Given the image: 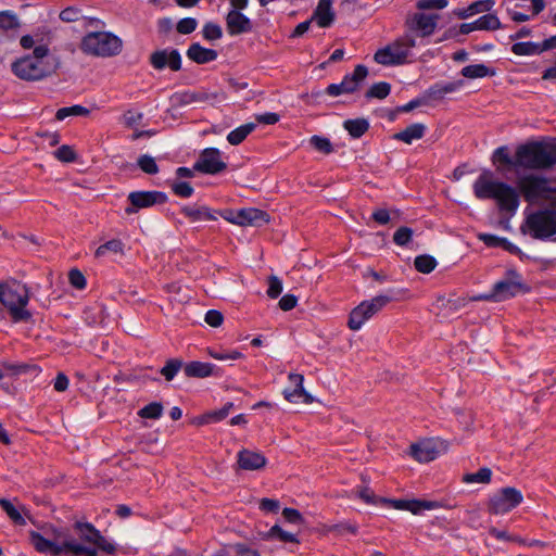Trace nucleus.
Returning <instances> with one entry per match:
<instances>
[{
  "label": "nucleus",
  "instance_id": "nucleus-4",
  "mask_svg": "<svg viewBox=\"0 0 556 556\" xmlns=\"http://www.w3.org/2000/svg\"><path fill=\"white\" fill-rule=\"evenodd\" d=\"M29 291L25 285L15 280L0 281V304L8 309L13 323L29 321L31 313L26 308Z\"/></svg>",
  "mask_w": 556,
  "mask_h": 556
},
{
  "label": "nucleus",
  "instance_id": "nucleus-48",
  "mask_svg": "<svg viewBox=\"0 0 556 556\" xmlns=\"http://www.w3.org/2000/svg\"><path fill=\"white\" fill-rule=\"evenodd\" d=\"M493 163H500L516 168L515 157H510L509 150L506 146H502L494 151Z\"/></svg>",
  "mask_w": 556,
  "mask_h": 556
},
{
  "label": "nucleus",
  "instance_id": "nucleus-23",
  "mask_svg": "<svg viewBox=\"0 0 556 556\" xmlns=\"http://www.w3.org/2000/svg\"><path fill=\"white\" fill-rule=\"evenodd\" d=\"M312 21H316L319 27H329L334 21V12L332 11L331 0H319L314 13Z\"/></svg>",
  "mask_w": 556,
  "mask_h": 556
},
{
  "label": "nucleus",
  "instance_id": "nucleus-51",
  "mask_svg": "<svg viewBox=\"0 0 556 556\" xmlns=\"http://www.w3.org/2000/svg\"><path fill=\"white\" fill-rule=\"evenodd\" d=\"M413 229L406 226L400 227L393 235V241L396 245L404 247L413 238Z\"/></svg>",
  "mask_w": 556,
  "mask_h": 556
},
{
  "label": "nucleus",
  "instance_id": "nucleus-2",
  "mask_svg": "<svg viewBox=\"0 0 556 556\" xmlns=\"http://www.w3.org/2000/svg\"><path fill=\"white\" fill-rule=\"evenodd\" d=\"M29 541L36 552L51 556H98V547L86 545L68 539L65 533L55 527L45 528L43 534L37 531L29 532Z\"/></svg>",
  "mask_w": 556,
  "mask_h": 556
},
{
  "label": "nucleus",
  "instance_id": "nucleus-15",
  "mask_svg": "<svg viewBox=\"0 0 556 556\" xmlns=\"http://www.w3.org/2000/svg\"><path fill=\"white\" fill-rule=\"evenodd\" d=\"M227 164L222 160L220 151L215 148L204 149L198 161L194 163L193 169L200 173L215 175L225 170Z\"/></svg>",
  "mask_w": 556,
  "mask_h": 556
},
{
  "label": "nucleus",
  "instance_id": "nucleus-9",
  "mask_svg": "<svg viewBox=\"0 0 556 556\" xmlns=\"http://www.w3.org/2000/svg\"><path fill=\"white\" fill-rule=\"evenodd\" d=\"M81 49L88 54L112 56L119 53L122 49V41L118 37L110 33H90L84 37Z\"/></svg>",
  "mask_w": 556,
  "mask_h": 556
},
{
  "label": "nucleus",
  "instance_id": "nucleus-27",
  "mask_svg": "<svg viewBox=\"0 0 556 556\" xmlns=\"http://www.w3.org/2000/svg\"><path fill=\"white\" fill-rule=\"evenodd\" d=\"M214 369L215 365L197 361L187 363L184 366L185 375L189 378H206L216 375Z\"/></svg>",
  "mask_w": 556,
  "mask_h": 556
},
{
  "label": "nucleus",
  "instance_id": "nucleus-7",
  "mask_svg": "<svg viewBox=\"0 0 556 556\" xmlns=\"http://www.w3.org/2000/svg\"><path fill=\"white\" fill-rule=\"evenodd\" d=\"M529 289L525 285L521 275L515 269H508L505 277L494 283L492 290L480 295L478 299L484 301L502 302L516 296L519 293L527 292Z\"/></svg>",
  "mask_w": 556,
  "mask_h": 556
},
{
  "label": "nucleus",
  "instance_id": "nucleus-49",
  "mask_svg": "<svg viewBox=\"0 0 556 556\" xmlns=\"http://www.w3.org/2000/svg\"><path fill=\"white\" fill-rule=\"evenodd\" d=\"M137 164L140 167V169L142 172H144L146 174L154 175V174L159 173V166H157L155 160L150 155H147V154L141 155L138 159Z\"/></svg>",
  "mask_w": 556,
  "mask_h": 556
},
{
  "label": "nucleus",
  "instance_id": "nucleus-6",
  "mask_svg": "<svg viewBox=\"0 0 556 556\" xmlns=\"http://www.w3.org/2000/svg\"><path fill=\"white\" fill-rule=\"evenodd\" d=\"M416 46V40L412 34H404L390 45L379 49L374 59L382 65H401L406 63L410 54V49Z\"/></svg>",
  "mask_w": 556,
  "mask_h": 556
},
{
  "label": "nucleus",
  "instance_id": "nucleus-8",
  "mask_svg": "<svg viewBox=\"0 0 556 556\" xmlns=\"http://www.w3.org/2000/svg\"><path fill=\"white\" fill-rule=\"evenodd\" d=\"M523 231L538 240H545L556 235V210L542 208L527 216Z\"/></svg>",
  "mask_w": 556,
  "mask_h": 556
},
{
  "label": "nucleus",
  "instance_id": "nucleus-11",
  "mask_svg": "<svg viewBox=\"0 0 556 556\" xmlns=\"http://www.w3.org/2000/svg\"><path fill=\"white\" fill-rule=\"evenodd\" d=\"M523 496L519 490L506 486L497 491L488 503V511L493 515H504L521 504Z\"/></svg>",
  "mask_w": 556,
  "mask_h": 556
},
{
  "label": "nucleus",
  "instance_id": "nucleus-47",
  "mask_svg": "<svg viewBox=\"0 0 556 556\" xmlns=\"http://www.w3.org/2000/svg\"><path fill=\"white\" fill-rule=\"evenodd\" d=\"M391 86L388 83L381 81L374 84L366 92V98L384 99L389 96Z\"/></svg>",
  "mask_w": 556,
  "mask_h": 556
},
{
  "label": "nucleus",
  "instance_id": "nucleus-36",
  "mask_svg": "<svg viewBox=\"0 0 556 556\" xmlns=\"http://www.w3.org/2000/svg\"><path fill=\"white\" fill-rule=\"evenodd\" d=\"M256 127L254 123H247L230 131L227 140L232 146L240 144Z\"/></svg>",
  "mask_w": 556,
  "mask_h": 556
},
{
  "label": "nucleus",
  "instance_id": "nucleus-35",
  "mask_svg": "<svg viewBox=\"0 0 556 556\" xmlns=\"http://www.w3.org/2000/svg\"><path fill=\"white\" fill-rule=\"evenodd\" d=\"M124 247L122 240L119 239H112L110 241H106L105 243L101 244L97 248L94 252V257L101 258L104 257L108 253H114V254H124Z\"/></svg>",
  "mask_w": 556,
  "mask_h": 556
},
{
  "label": "nucleus",
  "instance_id": "nucleus-61",
  "mask_svg": "<svg viewBox=\"0 0 556 556\" xmlns=\"http://www.w3.org/2000/svg\"><path fill=\"white\" fill-rule=\"evenodd\" d=\"M68 279L71 285L78 290H81L86 287V278L79 269L70 270Z\"/></svg>",
  "mask_w": 556,
  "mask_h": 556
},
{
  "label": "nucleus",
  "instance_id": "nucleus-10",
  "mask_svg": "<svg viewBox=\"0 0 556 556\" xmlns=\"http://www.w3.org/2000/svg\"><path fill=\"white\" fill-rule=\"evenodd\" d=\"M390 301L391 298L388 295H377L370 301L362 302L352 309L348 321L349 328L359 330L369 318L380 312Z\"/></svg>",
  "mask_w": 556,
  "mask_h": 556
},
{
  "label": "nucleus",
  "instance_id": "nucleus-44",
  "mask_svg": "<svg viewBox=\"0 0 556 556\" xmlns=\"http://www.w3.org/2000/svg\"><path fill=\"white\" fill-rule=\"evenodd\" d=\"M414 265L419 273L429 274L435 268L437 261L433 256L425 254L417 256L414 261Z\"/></svg>",
  "mask_w": 556,
  "mask_h": 556
},
{
  "label": "nucleus",
  "instance_id": "nucleus-32",
  "mask_svg": "<svg viewBox=\"0 0 556 556\" xmlns=\"http://www.w3.org/2000/svg\"><path fill=\"white\" fill-rule=\"evenodd\" d=\"M460 74L469 79L483 78L486 76H494L495 71L491 70L484 64H471L463 67Z\"/></svg>",
  "mask_w": 556,
  "mask_h": 556
},
{
  "label": "nucleus",
  "instance_id": "nucleus-22",
  "mask_svg": "<svg viewBox=\"0 0 556 556\" xmlns=\"http://www.w3.org/2000/svg\"><path fill=\"white\" fill-rule=\"evenodd\" d=\"M289 381L294 386V390H285V399L289 402H296L298 397H302L303 402L311 404L314 402L313 396L305 391L303 388L304 378L300 374H290L288 377Z\"/></svg>",
  "mask_w": 556,
  "mask_h": 556
},
{
  "label": "nucleus",
  "instance_id": "nucleus-28",
  "mask_svg": "<svg viewBox=\"0 0 556 556\" xmlns=\"http://www.w3.org/2000/svg\"><path fill=\"white\" fill-rule=\"evenodd\" d=\"M410 450L412 456L419 463H429L433 460L438 455V451L434 444L431 442L413 444Z\"/></svg>",
  "mask_w": 556,
  "mask_h": 556
},
{
  "label": "nucleus",
  "instance_id": "nucleus-3",
  "mask_svg": "<svg viewBox=\"0 0 556 556\" xmlns=\"http://www.w3.org/2000/svg\"><path fill=\"white\" fill-rule=\"evenodd\" d=\"M60 67V59L50 54L47 45L36 46L33 53L17 59L11 64V70L20 79L36 81L45 79Z\"/></svg>",
  "mask_w": 556,
  "mask_h": 556
},
{
  "label": "nucleus",
  "instance_id": "nucleus-29",
  "mask_svg": "<svg viewBox=\"0 0 556 556\" xmlns=\"http://www.w3.org/2000/svg\"><path fill=\"white\" fill-rule=\"evenodd\" d=\"M426 126L420 123L412 124L404 130L393 135V138L399 141H403L410 144L414 140L421 139L425 135Z\"/></svg>",
  "mask_w": 556,
  "mask_h": 556
},
{
  "label": "nucleus",
  "instance_id": "nucleus-5",
  "mask_svg": "<svg viewBox=\"0 0 556 556\" xmlns=\"http://www.w3.org/2000/svg\"><path fill=\"white\" fill-rule=\"evenodd\" d=\"M516 168L530 170L549 169L555 166L552 144L530 141L517 147L515 151Z\"/></svg>",
  "mask_w": 556,
  "mask_h": 556
},
{
  "label": "nucleus",
  "instance_id": "nucleus-57",
  "mask_svg": "<svg viewBox=\"0 0 556 556\" xmlns=\"http://www.w3.org/2000/svg\"><path fill=\"white\" fill-rule=\"evenodd\" d=\"M197 20L192 17H185L177 23L176 29L179 34L188 35L195 30Z\"/></svg>",
  "mask_w": 556,
  "mask_h": 556
},
{
  "label": "nucleus",
  "instance_id": "nucleus-30",
  "mask_svg": "<svg viewBox=\"0 0 556 556\" xmlns=\"http://www.w3.org/2000/svg\"><path fill=\"white\" fill-rule=\"evenodd\" d=\"M495 1L494 0H479L473 3H471L469 7L465 9H460L455 11V14L459 18H467L471 15L482 13V12H490L492 8L494 7Z\"/></svg>",
  "mask_w": 556,
  "mask_h": 556
},
{
  "label": "nucleus",
  "instance_id": "nucleus-1",
  "mask_svg": "<svg viewBox=\"0 0 556 556\" xmlns=\"http://www.w3.org/2000/svg\"><path fill=\"white\" fill-rule=\"evenodd\" d=\"M548 178L527 174L518 177L517 189L506 182L494 180L490 170L483 172L473 182V193L479 200H495L498 208L515 212L519 206V193L529 203L545 202Z\"/></svg>",
  "mask_w": 556,
  "mask_h": 556
},
{
  "label": "nucleus",
  "instance_id": "nucleus-59",
  "mask_svg": "<svg viewBox=\"0 0 556 556\" xmlns=\"http://www.w3.org/2000/svg\"><path fill=\"white\" fill-rule=\"evenodd\" d=\"M223 36L219 25L214 23H206L203 27V37L207 40H217Z\"/></svg>",
  "mask_w": 556,
  "mask_h": 556
},
{
  "label": "nucleus",
  "instance_id": "nucleus-33",
  "mask_svg": "<svg viewBox=\"0 0 556 556\" xmlns=\"http://www.w3.org/2000/svg\"><path fill=\"white\" fill-rule=\"evenodd\" d=\"M511 52L516 55H539L543 53L542 42H516L511 46Z\"/></svg>",
  "mask_w": 556,
  "mask_h": 556
},
{
  "label": "nucleus",
  "instance_id": "nucleus-14",
  "mask_svg": "<svg viewBox=\"0 0 556 556\" xmlns=\"http://www.w3.org/2000/svg\"><path fill=\"white\" fill-rule=\"evenodd\" d=\"M166 200V194L161 191H134L128 194L130 205L125 208V213L131 215L137 213L140 208L150 207L154 204H163Z\"/></svg>",
  "mask_w": 556,
  "mask_h": 556
},
{
  "label": "nucleus",
  "instance_id": "nucleus-54",
  "mask_svg": "<svg viewBox=\"0 0 556 556\" xmlns=\"http://www.w3.org/2000/svg\"><path fill=\"white\" fill-rule=\"evenodd\" d=\"M447 0H418L416 8L420 11L441 10L447 5Z\"/></svg>",
  "mask_w": 556,
  "mask_h": 556
},
{
  "label": "nucleus",
  "instance_id": "nucleus-38",
  "mask_svg": "<svg viewBox=\"0 0 556 556\" xmlns=\"http://www.w3.org/2000/svg\"><path fill=\"white\" fill-rule=\"evenodd\" d=\"M184 366L185 365L181 359L170 358L166 361L165 365L161 368L160 372L162 376H164L165 380L172 381Z\"/></svg>",
  "mask_w": 556,
  "mask_h": 556
},
{
  "label": "nucleus",
  "instance_id": "nucleus-34",
  "mask_svg": "<svg viewBox=\"0 0 556 556\" xmlns=\"http://www.w3.org/2000/svg\"><path fill=\"white\" fill-rule=\"evenodd\" d=\"M343 127L351 137L361 138L368 130L369 123L366 118L346 119Z\"/></svg>",
  "mask_w": 556,
  "mask_h": 556
},
{
  "label": "nucleus",
  "instance_id": "nucleus-26",
  "mask_svg": "<svg viewBox=\"0 0 556 556\" xmlns=\"http://www.w3.org/2000/svg\"><path fill=\"white\" fill-rule=\"evenodd\" d=\"M187 56L198 64H206L216 60L217 52L204 48L200 43H192L187 50Z\"/></svg>",
  "mask_w": 556,
  "mask_h": 556
},
{
  "label": "nucleus",
  "instance_id": "nucleus-58",
  "mask_svg": "<svg viewBox=\"0 0 556 556\" xmlns=\"http://www.w3.org/2000/svg\"><path fill=\"white\" fill-rule=\"evenodd\" d=\"M54 155L58 160L62 162H74L76 160V153L70 146H61L55 152Z\"/></svg>",
  "mask_w": 556,
  "mask_h": 556
},
{
  "label": "nucleus",
  "instance_id": "nucleus-46",
  "mask_svg": "<svg viewBox=\"0 0 556 556\" xmlns=\"http://www.w3.org/2000/svg\"><path fill=\"white\" fill-rule=\"evenodd\" d=\"M463 85V81H453L444 85L437 84L430 88V94L435 98H441L446 93L454 92Z\"/></svg>",
  "mask_w": 556,
  "mask_h": 556
},
{
  "label": "nucleus",
  "instance_id": "nucleus-13",
  "mask_svg": "<svg viewBox=\"0 0 556 556\" xmlns=\"http://www.w3.org/2000/svg\"><path fill=\"white\" fill-rule=\"evenodd\" d=\"M368 70L365 65H356L351 75L344 76L340 84H331L326 92L331 97H338L342 93H352L358 89L359 84L367 77Z\"/></svg>",
  "mask_w": 556,
  "mask_h": 556
},
{
  "label": "nucleus",
  "instance_id": "nucleus-24",
  "mask_svg": "<svg viewBox=\"0 0 556 556\" xmlns=\"http://www.w3.org/2000/svg\"><path fill=\"white\" fill-rule=\"evenodd\" d=\"M393 508L400 510H408L413 514H419L421 510H430L438 507L435 502L418 501V500H394L389 501Z\"/></svg>",
  "mask_w": 556,
  "mask_h": 556
},
{
  "label": "nucleus",
  "instance_id": "nucleus-52",
  "mask_svg": "<svg viewBox=\"0 0 556 556\" xmlns=\"http://www.w3.org/2000/svg\"><path fill=\"white\" fill-rule=\"evenodd\" d=\"M327 531L330 533H336L338 535H344L346 533L354 535L357 533V526L352 522H340L328 527Z\"/></svg>",
  "mask_w": 556,
  "mask_h": 556
},
{
  "label": "nucleus",
  "instance_id": "nucleus-21",
  "mask_svg": "<svg viewBox=\"0 0 556 556\" xmlns=\"http://www.w3.org/2000/svg\"><path fill=\"white\" fill-rule=\"evenodd\" d=\"M237 463L242 470H258L265 467L267 460L263 454L243 448L238 453Z\"/></svg>",
  "mask_w": 556,
  "mask_h": 556
},
{
  "label": "nucleus",
  "instance_id": "nucleus-62",
  "mask_svg": "<svg viewBox=\"0 0 556 556\" xmlns=\"http://www.w3.org/2000/svg\"><path fill=\"white\" fill-rule=\"evenodd\" d=\"M204 320L211 327L217 328V327L222 326V324L224 321V316L217 309H210L206 312Z\"/></svg>",
  "mask_w": 556,
  "mask_h": 556
},
{
  "label": "nucleus",
  "instance_id": "nucleus-55",
  "mask_svg": "<svg viewBox=\"0 0 556 556\" xmlns=\"http://www.w3.org/2000/svg\"><path fill=\"white\" fill-rule=\"evenodd\" d=\"M233 404L231 402L226 403L220 409L207 412V417L210 418V422H217L225 419Z\"/></svg>",
  "mask_w": 556,
  "mask_h": 556
},
{
  "label": "nucleus",
  "instance_id": "nucleus-25",
  "mask_svg": "<svg viewBox=\"0 0 556 556\" xmlns=\"http://www.w3.org/2000/svg\"><path fill=\"white\" fill-rule=\"evenodd\" d=\"M181 213L190 219V222H201V220H216L217 212L212 211L210 207L205 205H193V206H184L181 208Z\"/></svg>",
  "mask_w": 556,
  "mask_h": 556
},
{
  "label": "nucleus",
  "instance_id": "nucleus-53",
  "mask_svg": "<svg viewBox=\"0 0 556 556\" xmlns=\"http://www.w3.org/2000/svg\"><path fill=\"white\" fill-rule=\"evenodd\" d=\"M269 534L281 542L298 543V539L293 533L282 530L278 525L270 528Z\"/></svg>",
  "mask_w": 556,
  "mask_h": 556
},
{
  "label": "nucleus",
  "instance_id": "nucleus-45",
  "mask_svg": "<svg viewBox=\"0 0 556 556\" xmlns=\"http://www.w3.org/2000/svg\"><path fill=\"white\" fill-rule=\"evenodd\" d=\"M163 414V405L160 402H152L144 407H142L138 415L141 418L147 419H159Z\"/></svg>",
  "mask_w": 556,
  "mask_h": 556
},
{
  "label": "nucleus",
  "instance_id": "nucleus-39",
  "mask_svg": "<svg viewBox=\"0 0 556 556\" xmlns=\"http://www.w3.org/2000/svg\"><path fill=\"white\" fill-rule=\"evenodd\" d=\"M477 30H496L502 27L501 21L494 14H485L476 20Z\"/></svg>",
  "mask_w": 556,
  "mask_h": 556
},
{
  "label": "nucleus",
  "instance_id": "nucleus-60",
  "mask_svg": "<svg viewBox=\"0 0 556 556\" xmlns=\"http://www.w3.org/2000/svg\"><path fill=\"white\" fill-rule=\"evenodd\" d=\"M281 292H282L281 280L276 276H270L268 278L267 295L271 299H276L280 295Z\"/></svg>",
  "mask_w": 556,
  "mask_h": 556
},
{
  "label": "nucleus",
  "instance_id": "nucleus-64",
  "mask_svg": "<svg viewBox=\"0 0 556 556\" xmlns=\"http://www.w3.org/2000/svg\"><path fill=\"white\" fill-rule=\"evenodd\" d=\"M545 202L556 206V177L548 178Z\"/></svg>",
  "mask_w": 556,
  "mask_h": 556
},
{
  "label": "nucleus",
  "instance_id": "nucleus-18",
  "mask_svg": "<svg viewBox=\"0 0 556 556\" xmlns=\"http://www.w3.org/2000/svg\"><path fill=\"white\" fill-rule=\"evenodd\" d=\"M173 98L175 103L181 106L199 103L214 104L218 99V93L198 89L175 93Z\"/></svg>",
  "mask_w": 556,
  "mask_h": 556
},
{
  "label": "nucleus",
  "instance_id": "nucleus-41",
  "mask_svg": "<svg viewBox=\"0 0 556 556\" xmlns=\"http://www.w3.org/2000/svg\"><path fill=\"white\" fill-rule=\"evenodd\" d=\"M21 22L16 14L11 11L0 12V29L8 31L20 28Z\"/></svg>",
  "mask_w": 556,
  "mask_h": 556
},
{
  "label": "nucleus",
  "instance_id": "nucleus-20",
  "mask_svg": "<svg viewBox=\"0 0 556 556\" xmlns=\"http://www.w3.org/2000/svg\"><path fill=\"white\" fill-rule=\"evenodd\" d=\"M226 25L229 35L237 36L252 30L251 20L240 11L230 10L226 16Z\"/></svg>",
  "mask_w": 556,
  "mask_h": 556
},
{
  "label": "nucleus",
  "instance_id": "nucleus-17",
  "mask_svg": "<svg viewBox=\"0 0 556 556\" xmlns=\"http://www.w3.org/2000/svg\"><path fill=\"white\" fill-rule=\"evenodd\" d=\"M150 64L157 71L168 67L173 72H177L181 68V56L176 49L156 50L150 55Z\"/></svg>",
  "mask_w": 556,
  "mask_h": 556
},
{
  "label": "nucleus",
  "instance_id": "nucleus-16",
  "mask_svg": "<svg viewBox=\"0 0 556 556\" xmlns=\"http://www.w3.org/2000/svg\"><path fill=\"white\" fill-rule=\"evenodd\" d=\"M439 18V14L416 12L407 15L405 25L409 30L419 31L422 37H429L434 33Z\"/></svg>",
  "mask_w": 556,
  "mask_h": 556
},
{
  "label": "nucleus",
  "instance_id": "nucleus-56",
  "mask_svg": "<svg viewBox=\"0 0 556 556\" xmlns=\"http://www.w3.org/2000/svg\"><path fill=\"white\" fill-rule=\"evenodd\" d=\"M173 192L181 198H190L193 193L192 186L187 181H177L172 185Z\"/></svg>",
  "mask_w": 556,
  "mask_h": 556
},
{
  "label": "nucleus",
  "instance_id": "nucleus-40",
  "mask_svg": "<svg viewBox=\"0 0 556 556\" xmlns=\"http://www.w3.org/2000/svg\"><path fill=\"white\" fill-rule=\"evenodd\" d=\"M216 556H258L254 549L243 544L229 545L222 549Z\"/></svg>",
  "mask_w": 556,
  "mask_h": 556
},
{
  "label": "nucleus",
  "instance_id": "nucleus-37",
  "mask_svg": "<svg viewBox=\"0 0 556 556\" xmlns=\"http://www.w3.org/2000/svg\"><path fill=\"white\" fill-rule=\"evenodd\" d=\"M89 113V109L79 104H75L72 106H64L59 109L55 113V118L58 121H63L70 116H87Z\"/></svg>",
  "mask_w": 556,
  "mask_h": 556
},
{
  "label": "nucleus",
  "instance_id": "nucleus-12",
  "mask_svg": "<svg viewBox=\"0 0 556 556\" xmlns=\"http://www.w3.org/2000/svg\"><path fill=\"white\" fill-rule=\"evenodd\" d=\"M74 530L78 534L81 541L80 543L94 545L106 554L115 553V545L109 542L92 523L76 521L74 523Z\"/></svg>",
  "mask_w": 556,
  "mask_h": 556
},
{
  "label": "nucleus",
  "instance_id": "nucleus-63",
  "mask_svg": "<svg viewBox=\"0 0 556 556\" xmlns=\"http://www.w3.org/2000/svg\"><path fill=\"white\" fill-rule=\"evenodd\" d=\"M282 516L286 519V521L294 525H300L304 522V519L300 511L294 508H285L282 510Z\"/></svg>",
  "mask_w": 556,
  "mask_h": 556
},
{
  "label": "nucleus",
  "instance_id": "nucleus-19",
  "mask_svg": "<svg viewBox=\"0 0 556 556\" xmlns=\"http://www.w3.org/2000/svg\"><path fill=\"white\" fill-rule=\"evenodd\" d=\"M236 224L239 226L260 227L269 222V215L262 210L248 207L237 211Z\"/></svg>",
  "mask_w": 556,
  "mask_h": 556
},
{
  "label": "nucleus",
  "instance_id": "nucleus-43",
  "mask_svg": "<svg viewBox=\"0 0 556 556\" xmlns=\"http://www.w3.org/2000/svg\"><path fill=\"white\" fill-rule=\"evenodd\" d=\"M50 41V37L48 36L47 41L45 39V36L40 35L39 33H35L34 35H24L22 36L20 40V45L23 49L29 50L31 48L35 49L36 46L39 45H47Z\"/></svg>",
  "mask_w": 556,
  "mask_h": 556
},
{
  "label": "nucleus",
  "instance_id": "nucleus-42",
  "mask_svg": "<svg viewBox=\"0 0 556 556\" xmlns=\"http://www.w3.org/2000/svg\"><path fill=\"white\" fill-rule=\"evenodd\" d=\"M492 471L488 467L480 468L477 472L466 473L463 481L466 483H489L491 481Z\"/></svg>",
  "mask_w": 556,
  "mask_h": 556
},
{
  "label": "nucleus",
  "instance_id": "nucleus-50",
  "mask_svg": "<svg viewBox=\"0 0 556 556\" xmlns=\"http://www.w3.org/2000/svg\"><path fill=\"white\" fill-rule=\"evenodd\" d=\"M309 142L315 150H317L324 154H330L333 151V147L328 138L320 137V136H313L309 139Z\"/></svg>",
  "mask_w": 556,
  "mask_h": 556
},
{
  "label": "nucleus",
  "instance_id": "nucleus-31",
  "mask_svg": "<svg viewBox=\"0 0 556 556\" xmlns=\"http://www.w3.org/2000/svg\"><path fill=\"white\" fill-rule=\"evenodd\" d=\"M0 506L7 513L8 517L17 526H25L26 520L23 516H28V510L22 507L17 509L9 500L0 498Z\"/></svg>",
  "mask_w": 556,
  "mask_h": 556
}]
</instances>
